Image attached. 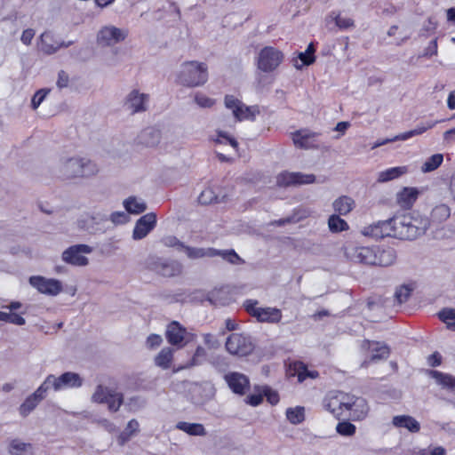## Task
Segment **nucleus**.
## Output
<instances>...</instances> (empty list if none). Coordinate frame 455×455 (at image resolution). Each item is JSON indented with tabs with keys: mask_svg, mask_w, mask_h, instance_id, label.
I'll return each mask as SVG.
<instances>
[{
	"mask_svg": "<svg viewBox=\"0 0 455 455\" xmlns=\"http://www.w3.org/2000/svg\"><path fill=\"white\" fill-rule=\"evenodd\" d=\"M34 36L35 31L33 29H26L23 31L20 39L24 44L28 45L30 44Z\"/></svg>",
	"mask_w": 455,
	"mask_h": 455,
	"instance_id": "680f3d73",
	"label": "nucleus"
},
{
	"mask_svg": "<svg viewBox=\"0 0 455 455\" xmlns=\"http://www.w3.org/2000/svg\"><path fill=\"white\" fill-rule=\"evenodd\" d=\"M283 53L272 46L262 48L258 57V68L263 72L275 70L283 61Z\"/></svg>",
	"mask_w": 455,
	"mask_h": 455,
	"instance_id": "423d86ee",
	"label": "nucleus"
},
{
	"mask_svg": "<svg viewBox=\"0 0 455 455\" xmlns=\"http://www.w3.org/2000/svg\"><path fill=\"white\" fill-rule=\"evenodd\" d=\"M265 395L267 396V401L271 404H276L279 401V395L276 392L272 391L268 388L264 389Z\"/></svg>",
	"mask_w": 455,
	"mask_h": 455,
	"instance_id": "bf43d9fd",
	"label": "nucleus"
},
{
	"mask_svg": "<svg viewBox=\"0 0 455 455\" xmlns=\"http://www.w3.org/2000/svg\"><path fill=\"white\" fill-rule=\"evenodd\" d=\"M156 215L154 212H148L140 217L133 229V238L135 240L144 238L156 226Z\"/></svg>",
	"mask_w": 455,
	"mask_h": 455,
	"instance_id": "a211bd4d",
	"label": "nucleus"
},
{
	"mask_svg": "<svg viewBox=\"0 0 455 455\" xmlns=\"http://www.w3.org/2000/svg\"><path fill=\"white\" fill-rule=\"evenodd\" d=\"M229 388L235 394L243 395L249 388L248 378L239 372H231L225 376Z\"/></svg>",
	"mask_w": 455,
	"mask_h": 455,
	"instance_id": "aec40b11",
	"label": "nucleus"
},
{
	"mask_svg": "<svg viewBox=\"0 0 455 455\" xmlns=\"http://www.w3.org/2000/svg\"><path fill=\"white\" fill-rule=\"evenodd\" d=\"M9 323H14L17 325H23L25 323V319L18 314L11 313L10 318H9Z\"/></svg>",
	"mask_w": 455,
	"mask_h": 455,
	"instance_id": "774afa93",
	"label": "nucleus"
},
{
	"mask_svg": "<svg viewBox=\"0 0 455 455\" xmlns=\"http://www.w3.org/2000/svg\"><path fill=\"white\" fill-rule=\"evenodd\" d=\"M427 361L430 366H438L441 364V355H439V353L435 352L434 354L428 356Z\"/></svg>",
	"mask_w": 455,
	"mask_h": 455,
	"instance_id": "338daca9",
	"label": "nucleus"
},
{
	"mask_svg": "<svg viewBox=\"0 0 455 455\" xmlns=\"http://www.w3.org/2000/svg\"><path fill=\"white\" fill-rule=\"evenodd\" d=\"M196 104L201 108H211L214 105L215 100L204 94H197L195 97Z\"/></svg>",
	"mask_w": 455,
	"mask_h": 455,
	"instance_id": "603ef678",
	"label": "nucleus"
},
{
	"mask_svg": "<svg viewBox=\"0 0 455 455\" xmlns=\"http://www.w3.org/2000/svg\"><path fill=\"white\" fill-rule=\"evenodd\" d=\"M139 429V423L135 419H132L128 422L125 433L122 434L120 438H122V443H124L126 439H128L131 435L136 433Z\"/></svg>",
	"mask_w": 455,
	"mask_h": 455,
	"instance_id": "3c124183",
	"label": "nucleus"
},
{
	"mask_svg": "<svg viewBox=\"0 0 455 455\" xmlns=\"http://www.w3.org/2000/svg\"><path fill=\"white\" fill-rule=\"evenodd\" d=\"M256 300H247L244 303L246 310L259 322L279 323L282 311L276 307H258Z\"/></svg>",
	"mask_w": 455,
	"mask_h": 455,
	"instance_id": "6e6552de",
	"label": "nucleus"
},
{
	"mask_svg": "<svg viewBox=\"0 0 455 455\" xmlns=\"http://www.w3.org/2000/svg\"><path fill=\"white\" fill-rule=\"evenodd\" d=\"M214 141L218 144L228 142L231 145V147L234 148V150L235 152L237 151V148H238L237 141L234 138L228 136L227 133H225L223 132H218V136L214 140Z\"/></svg>",
	"mask_w": 455,
	"mask_h": 455,
	"instance_id": "8fccbe9b",
	"label": "nucleus"
},
{
	"mask_svg": "<svg viewBox=\"0 0 455 455\" xmlns=\"http://www.w3.org/2000/svg\"><path fill=\"white\" fill-rule=\"evenodd\" d=\"M48 387L42 384L31 395H29L20 407V412L23 416H27L32 411L37 403L44 397Z\"/></svg>",
	"mask_w": 455,
	"mask_h": 455,
	"instance_id": "412c9836",
	"label": "nucleus"
},
{
	"mask_svg": "<svg viewBox=\"0 0 455 455\" xmlns=\"http://www.w3.org/2000/svg\"><path fill=\"white\" fill-rule=\"evenodd\" d=\"M314 44L310 43L304 52H299L297 58L293 59V66L297 69H301L304 66L311 65L315 62Z\"/></svg>",
	"mask_w": 455,
	"mask_h": 455,
	"instance_id": "a878e982",
	"label": "nucleus"
},
{
	"mask_svg": "<svg viewBox=\"0 0 455 455\" xmlns=\"http://www.w3.org/2000/svg\"><path fill=\"white\" fill-rule=\"evenodd\" d=\"M317 376H318V373L316 371H308L307 370L304 369L303 371H300L298 372V380H299V382H302L307 377L315 379Z\"/></svg>",
	"mask_w": 455,
	"mask_h": 455,
	"instance_id": "052dcab7",
	"label": "nucleus"
},
{
	"mask_svg": "<svg viewBox=\"0 0 455 455\" xmlns=\"http://www.w3.org/2000/svg\"><path fill=\"white\" fill-rule=\"evenodd\" d=\"M227 350L234 355L244 356L253 350L250 339L241 333L231 334L226 341Z\"/></svg>",
	"mask_w": 455,
	"mask_h": 455,
	"instance_id": "9d476101",
	"label": "nucleus"
},
{
	"mask_svg": "<svg viewBox=\"0 0 455 455\" xmlns=\"http://www.w3.org/2000/svg\"><path fill=\"white\" fill-rule=\"evenodd\" d=\"M396 217L394 216L387 220L379 221L364 227L361 233L363 235L373 239H381L387 236L397 238Z\"/></svg>",
	"mask_w": 455,
	"mask_h": 455,
	"instance_id": "39448f33",
	"label": "nucleus"
},
{
	"mask_svg": "<svg viewBox=\"0 0 455 455\" xmlns=\"http://www.w3.org/2000/svg\"><path fill=\"white\" fill-rule=\"evenodd\" d=\"M216 256H220L224 260L233 265H242L244 260L240 258L234 250L218 251Z\"/></svg>",
	"mask_w": 455,
	"mask_h": 455,
	"instance_id": "a19ab883",
	"label": "nucleus"
},
{
	"mask_svg": "<svg viewBox=\"0 0 455 455\" xmlns=\"http://www.w3.org/2000/svg\"><path fill=\"white\" fill-rule=\"evenodd\" d=\"M451 215V209L447 204H440L434 207L431 212V218L433 221L443 222L445 221Z\"/></svg>",
	"mask_w": 455,
	"mask_h": 455,
	"instance_id": "f704fd0d",
	"label": "nucleus"
},
{
	"mask_svg": "<svg viewBox=\"0 0 455 455\" xmlns=\"http://www.w3.org/2000/svg\"><path fill=\"white\" fill-rule=\"evenodd\" d=\"M188 331L179 322L172 321L166 328L165 336L168 342L172 346L182 347V342L186 339Z\"/></svg>",
	"mask_w": 455,
	"mask_h": 455,
	"instance_id": "6ab92c4d",
	"label": "nucleus"
},
{
	"mask_svg": "<svg viewBox=\"0 0 455 455\" xmlns=\"http://www.w3.org/2000/svg\"><path fill=\"white\" fill-rule=\"evenodd\" d=\"M201 204H211L218 202V196L212 188H205L198 196Z\"/></svg>",
	"mask_w": 455,
	"mask_h": 455,
	"instance_id": "37998d69",
	"label": "nucleus"
},
{
	"mask_svg": "<svg viewBox=\"0 0 455 455\" xmlns=\"http://www.w3.org/2000/svg\"><path fill=\"white\" fill-rule=\"evenodd\" d=\"M141 143L147 147H154L160 141V132L157 131H145L141 134Z\"/></svg>",
	"mask_w": 455,
	"mask_h": 455,
	"instance_id": "ea45409f",
	"label": "nucleus"
},
{
	"mask_svg": "<svg viewBox=\"0 0 455 455\" xmlns=\"http://www.w3.org/2000/svg\"><path fill=\"white\" fill-rule=\"evenodd\" d=\"M328 227L331 232L338 233L348 229V224L338 214H332L329 217Z\"/></svg>",
	"mask_w": 455,
	"mask_h": 455,
	"instance_id": "e433bc0d",
	"label": "nucleus"
},
{
	"mask_svg": "<svg viewBox=\"0 0 455 455\" xmlns=\"http://www.w3.org/2000/svg\"><path fill=\"white\" fill-rule=\"evenodd\" d=\"M156 271L164 276H174L181 272V267L174 262L162 263L156 266Z\"/></svg>",
	"mask_w": 455,
	"mask_h": 455,
	"instance_id": "4c0bfd02",
	"label": "nucleus"
},
{
	"mask_svg": "<svg viewBox=\"0 0 455 455\" xmlns=\"http://www.w3.org/2000/svg\"><path fill=\"white\" fill-rule=\"evenodd\" d=\"M361 350L365 354H372L370 359L362 362L361 367L363 368H367L372 362L387 358L390 354V348L386 344L369 339H364L361 343Z\"/></svg>",
	"mask_w": 455,
	"mask_h": 455,
	"instance_id": "1a4fd4ad",
	"label": "nucleus"
},
{
	"mask_svg": "<svg viewBox=\"0 0 455 455\" xmlns=\"http://www.w3.org/2000/svg\"><path fill=\"white\" fill-rule=\"evenodd\" d=\"M419 191L415 188H403L396 195V202L402 208H410L417 200Z\"/></svg>",
	"mask_w": 455,
	"mask_h": 455,
	"instance_id": "5701e85b",
	"label": "nucleus"
},
{
	"mask_svg": "<svg viewBox=\"0 0 455 455\" xmlns=\"http://www.w3.org/2000/svg\"><path fill=\"white\" fill-rule=\"evenodd\" d=\"M29 283L40 293L56 296L62 290L61 283L56 279H47L43 276H31Z\"/></svg>",
	"mask_w": 455,
	"mask_h": 455,
	"instance_id": "2eb2a0df",
	"label": "nucleus"
},
{
	"mask_svg": "<svg viewBox=\"0 0 455 455\" xmlns=\"http://www.w3.org/2000/svg\"><path fill=\"white\" fill-rule=\"evenodd\" d=\"M207 79V66L198 61L184 62L178 76L179 83L188 87L203 85L206 83Z\"/></svg>",
	"mask_w": 455,
	"mask_h": 455,
	"instance_id": "20e7f679",
	"label": "nucleus"
},
{
	"mask_svg": "<svg viewBox=\"0 0 455 455\" xmlns=\"http://www.w3.org/2000/svg\"><path fill=\"white\" fill-rule=\"evenodd\" d=\"M437 53V40L434 39L430 42L429 45L426 49L424 55L432 56Z\"/></svg>",
	"mask_w": 455,
	"mask_h": 455,
	"instance_id": "0e129e2a",
	"label": "nucleus"
},
{
	"mask_svg": "<svg viewBox=\"0 0 455 455\" xmlns=\"http://www.w3.org/2000/svg\"><path fill=\"white\" fill-rule=\"evenodd\" d=\"M163 243L165 246H168V247H178V246H180V247H184L185 246L183 245L182 243H180L177 237L173 236V235H169V236H166L163 239Z\"/></svg>",
	"mask_w": 455,
	"mask_h": 455,
	"instance_id": "6e6d98bb",
	"label": "nucleus"
},
{
	"mask_svg": "<svg viewBox=\"0 0 455 455\" xmlns=\"http://www.w3.org/2000/svg\"><path fill=\"white\" fill-rule=\"evenodd\" d=\"M315 180L316 177L313 173L283 172L276 176V184L279 187L308 185Z\"/></svg>",
	"mask_w": 455,
	"mask_h": 455,
	"instance_id": "9b49d317",
	"label": "nucleus"
},
{
	"mask_svg": "<svg viewBox=\"0 0 455 455\" xmlns=\"http://www.w3.org/2000/svg\"><path fill=\"white\" fill-rule=\"evenodd\" d=\"M395 225L397 226V238L413 240L424 235L429 228L428 218L419 212L397 215Z\"/></svg>",
	"mask_w": 455,
	"mask_h": 455,
	"instance_id": "7ed1b4c3",
	"label": "nucleus"
},
{
	"mask_svg": "<svg viewBox=\"0 0 455 455\" xmlns=\"http://www.w3.org/2000/svg\"><path fill=\"white\" fill-rule=\"evenodd\" d=\"M225 106L232 110L233 115L239 121L253 119L259 113L257 107H247L232 95H227L225 97Z\"/></svg>",
	"mask_w": 455,
	"mask_h": 455,
	"instance_id": "ddd939ff",
	"label": "nucleus"
},
{
	"mask_svg": "<svg viewBox=\"0 0 455 455\" xmlns=\"http://www.w3.org/2000/svg\"><path fill=\"white\" fill-rule=\"evenodd\" d=\"M392 423L396 427L406 428L411 433H417L420 429L419 423L413 417L409 415L395 416L393 418Z\"/></svg>",
	"mask_w": 455,
	"mask_h": 455,
	"instance_id": "393cba45",
	"label": "nucleus"
},
{
	"mask_svg": "<svg viewBox=\"0 0 455 455\" xmlns=\"http://www.w3.org/2000/svg\"><path fill=\"white\" fill-rule=\"evenodd\" d=\"M315 133L308 130H299L292 133L294 145L299 148H313L315 145Z\"/></svg>",
	"mask_w": 455,
	"mask_h": 455,
	"instance_id": "4be33fe9",
	"label": "nucleus"
},
{
	"mask_svg": "<svg viewBox=\"0 0 455 455\" xmlns=\"http://www.w3.org/2000/svg\"><path fill=\"white\" fill-rule=\"evenodd\" d=\"M345 255L352 262L381 267L389 266L395 260V253L391 248L349 245L345 248Z\"/></svg>",
	"mask_w": 455,
	"mask_h": 455,
	"instance_id": "f03ea898",
	"label": "nucleus"
},
{
	"mask_svg": "<svg viewBox=\"0 0 455 455\" xmlns=\"http://www.w3.org/2000/svg\"><path fill=\"white\" fill-rule=\"evenodd\" d=\"M32 447L29 443H25L20 440H12L10 443V453L32 452Z\"/></svg>",
	"mask_w": 455,
	"mask_h": 455,
	"instance_id": "de8ad7c7",
	"label": "nucleus"
},
{
	"mask_svg": "<svg viewBox=\"0 0 455 455\" xmlns=\"http://www.w3.org/2000/svg\"><path fill=\"white\" fill-rule=\"evenodd\" d=\"M124 205L128 212L133 214L141 213L147 209L146 204L136 197H129L124 202Z\"/></svg>",
	"mask_w": 455,
	"mask_h": 455,
	"instance_id": "c9c22d12",
	"label": "nucleus"
},
{
	"mask_svg": "<svg viewBox=\"0 0 455 455\" xmlns=\"http://www.w3.org/2000/svg\"><path fill=\"white\" fill-rule=\"evenodd\" d=\"M173 358V352L170 347L163 348L155 358V363L162 369H168Z\"/></svg>",
	"mask_w": 455,
	"mask_h": 455,
	"instance_id": "72a5a7b5",
	"label": "nucleus"
},
{
	"mask_svg": "<svg viewBox=\"0 0 455 455\" xmlns=\"http://www.w3.org/2000/svg\"><path fill=\"white\" fill-rule=\"evenodd\" d=\"M52 36L49 34L41 36V51L47 54L55 52L62 44L53 45L50 43Z\"/></svg>",
	"mask_w": 455,
	"mask_h": 455,
	"instance_id": "a18cd8bd",
	"label": "nucleus"
},
{
	"mask_svg": "<svg viewBox=\"0 0 455 455\" xmlns=\"http://www.w3.org/2000/svg\"><path fill=\"white\" fill-rule=\"evenodd\" d=\"M337 26H339L340 28H347L354 25L353 20L347 17H341L337 16L335 19Z\"/></svg>",
	"mask_w": 455,
	"mask_h": 455,
	"instance_id": "5fc2aeb1",
	"label": "nucleus"
},
{
	"mask_svg": "<svg viewBox=\"0 0 455 455\" xmlns=\"http://www.w3.org/2000/svg\"><path fill=\"white\" fill-rule=\"evenodd\" d=\"M47 93H48V91H44V90H39L38 92H36V94L33 96L32 100H31V105L34 109H36L39 107V105L44 100Z\"/></svg>",
	"mask_w": 455,
	"mask_h": 455,
	"instance_id": "864d4df0",
	"label": "nucleus"
},
{
	"mask_svg": "<svg viewBox=\"0 0 455 455\" xmlns=\"http://www.w3.org/2000/svg\"><path fill=\"white\" fill-rule=\"evenodd\" d=\"M206 357V350L202 346H198L191 360L183 368H189L200 364Z\"/></svg>",
	"mask_w": 455,
	"mask_h": 455,
	"instance_id": "49530a36",
	"label": "nucleus"
},
{
	"mask_svg": "<svg viewBox=\"0 0 455 455\" xmlns=\"http://www.w3.org/2000/svg\"><path fill=\"white\" fill-rule=\"evenodd\" d=\"M68 81L69 77L68 74L63 70L60 71L58 75L57 86L59 88H65L68 86Z\"/></svg>",
	"mask_w": 455,
	"mask_h": 455,
	"instance_id": "4d7b16f0",
	"label": "nucleus"
},
{
	"mask_svg": "<svg viewBox=\"0 0 455 455\" xmlns=\"http://www.w3.org/2000/svg\"><path fill=\"white\" fill-rule=\"evenodd\" d=\"M64 171L68 178L88 177L98 172L95 164L87 159H70L64 166Z\"/></svg>",
	"mask_w": 455,
	"mask_h": 455,
	"instance_id": "0eeeda50",
	"label": "nucleus"
},
{
	"mask_svg": "<svg viewBox=\"0 0 455 455\" xmlns=\"http://www.w3.org/2000/svg\"><path fill=\"white\" fill-rule=\"evenodd\" d=\"M355 201L347 196H341L332 203V207L339 215H347L355 207Z\"/></svg>",
	"mask_w": 455,
	"mask_h": 455,
	"instance_id": "bb28decb",
	"label": "nucleus"
},
{
	"mask_svg": "<svg viewBox=\"0 0 455 455\" xmlns=\"http://www.w3.org/2000/svg\"><path fill=\"white\" fill-rule=\"evenodd\" d=\"M415 289V283L410 282L400 285L395 291V299L398 305L406 302Z\"/></svg>",
	"mask_w": 455,
	"mask_h": 455,
	"instance_id": "7c9ffc66",
	"label": "nucleus"
},
{
	"mask_svg": "<svg viewBox=\"0 0 455 455\" xmlns=\"http://www.w3.org/2000/svg\"><path fill=\"white\" fill-rule=\"evenodd\" d=\"M432 126H433V124H429L427 126H419V127L415 128L414 130L399 134L392 139H387V140H384L381 141H378L371 147V148L372 149L377 148L387 142H392V141H395L397 140H407L408 138H410L411 136L419 135V134L425 132L427 129L431 128Z\"/></svg>",
	"mask_w": 455,
	"mask_h": 455,
	"instance_id": "cd10ccee",
	"label": "nucleus"
},
{
	"mask_svg": "<svg viewBox=\"0 0 455 455\" xmlns=\"http://www.w3.org/2000/svg\"><path fill=\"white\" fill-rule=\"evenodd\" d=\"M185 251L188 258L197 259L206 257H215L217 250L213 248H193L185 246Z\"/></svg>",
	"mask_w": 455,
	"mask_h": 455,
	"instance_id": "2f4dec72",
	"label": "nucleus"
},
{
	"mask_svg": "<svg viewBox=\"0 0 455 455\" xmlns=\"http://www.w3.org/2000/svg\"><path fill=\"white\" fill-rule=\"evenodd\" d=\"M337 432L344 436H352L355 433V426L349 421H341L336 426Z\"/></svg>",
	"mask_w": 455,
	"mask_h": 455,
	"instance_id": "09e8293b",
	"label": "nucleus"
},
{
	"mask_svg": "<svg viewBox=\"0 0 455 455\" xmlns=\"http://www.w3.org/2000/svg\"><path fill=\"white\" fill-rule=\"evenodd\" d=\"M324 408L337 419L348 416L353 420L363 419L368 412L367 402L343 392L330 393L323 401Z\"/></svg>",
	"mask_w": 455,
	"mask_h": 455,
	"instance_id": "f257e3e1",
	"label": "nucleus"
},
{
	"mask_svg": "<svg viewBox=\"0 0 455 455\" xmlns=\"http://www.w3.org/2000/svg\"><path fill=\"white\" fill-rule=\"evenodd\" d=\"M287 419L292 424H299L305 419L304 408L298 406L296 408H289L286 411Z\"/></svg>",
	"mask_w": 455,
	"mask_h": 455,
	"instance_id": "79ce46f5",
	"label": "nucleus"
},
{
	"mask_svg": "<svg viewBox=\"0 0 455 455\" xmlns=\"http://www.w3.org/2000/svg\"><path fill=\"white\" fill-rule=\"evenodd\" d=\"M443 156L442 154H435L425 161L421 166L423 172H430L437 169L443 163Z\"/></svg>",
	"mask_w": 455,
	"mask_h": 455,
	"instance_id": "58836bf2",
	"label": "nucleus"
},
{
	"mask_svg": "<svg viewBox=\"0 0 455 455\" xmlns=\"http://www.w3.org/2000/svg\"><path fill=\"white\" fill-rule=\"evenodd\" d=\"M111 220L114 223H124L127 220V216L124 212H115L111 215Z\"/></svg>",
	"mask_w": 455,
	"mask_h": 455,
	"instance_id": "69168bd1",
	"label": "nucleus"
},
{
	"mask_svg": "<svg viewBox=\"0 0 455 455\" xmlns=\"http://www.w3.org/2000/svg\"><path fill=\"white\" fill-rule=\"evenodd\" d=\"M126 36V30L109 26L100 31L98 41L103 45H112L124 40Z\"/></svg>",
	"mask_w": 455,
	"mask_h": 455,
	"instance_id": "f3484780",
	"label": "nucleus"
},
{
	"mask_svg": "<svg viewBox=\"0 0 455 455\" xmlns=\"http://www.w3.org/2000/svg\"><path fill=\"white\" fill-rule=\"evenodd\" d=\"M438 315L448 328L455 331V309H443Z\"/></svg>",
	"mask_w": 455,
	"mask_h": 455,
	"instance_id": "c03bdc74",
	"label": "nucleus"
},
{
	"mask_svg": "<svg viewBox=\"0 0 455 455\" xmlns=\"http://www.w3.org/2000/svg\"><path fill=\"white\" fill-rule=\"evenodd\" d=\"M44 384L49 387L52 385L55 390L61 389L63 387H75L82 385L81 378L77 373L65 372L59 378L53 375H49L44 380Z\"/></svg>",
	"mask_w": 455,
	"mask_h": 455,
	"instance_id": "dca6fc26",
	"label": "nucleus"
},
{
	"mask_svg": "<svg viewBox=\"0 0 455 455\" xmlns=\"http://www.w3.org/2000/svg\"><path fill=\"white\" fill-rule=\"evenodd\" d=\"M429 375L443 387L455 392V377L437 371H430Z\"/></svg>",
	"mask_w": 455,
	"mask_h": 455,
	"instance_id": "c756f323",
	"label": "nucleus"
},
{
	"mask_svg": "<svg viewBox=\"0 0 455 455\" xmlns=\"http://www.w3.org/2000/svg\"><path fill=\"white\" fill-rule=\"evenodd\" d=\"M176 427L190 435H204L206 434L204 425L200 423L179 422Z\"/></svg>",
	"mask_w": 455,
	"mask_h": 455,
	"instance_id": "473e14b6",
	"label": "nucleus"
},
{
	"mask_svg": "<svg viewBox=\"0 0 455 455\" xmlns=\"http://www.w3.org/2000/svg\"><path fill=\"white\" fill-rule=\"evenodd\" d=\"M263 398L260 394H252L250 395L247 399L246 403L252 406H257L262 402Z\"/></svg>",
	"mask_w": 455,
	"mask_h": 455,
	"instance_id": "e2e57ef3",
	"label": "nucleus"
},
{
	"mask_svg": "<svg viewBox=\"0 0 455 455\" xmlns=\"http://www.w3.org/2000/svg\"><path fill=\"white\" fill-rule=\"evenodd\" d=\"M148 100V95L144 93H139L138 91H132L126 100V105L132 113L143 111L146 109L145 102Z\"/></svg>",
	"mask_w": 455,
	"mask_h": 455,
	"instance_id": "b1692460",
	"label": "nucleus"
},
{
	"mask_svg": "<svg viewBox=\"0 0 455 455\" xmlns=\"http://www.w3.org/2000/svg\"><path fill=\"white\" fill-rule=\"evenodd\" d=\"M92 400L99 403H108V409L115 412L123 403V395L118 393H113L102 386H99L92 395Z\"/></svg>",
	"mask_w": 455,
	"mask_h": 455,
	"instance_id": "4468645a",
	"label": "nucleus"
},
{
	"mask_svg": "<svg viewBox=\"0 0 455 455\" xmlns=\"http://www.w3.org/2000/svg\"><path fill=\"white\" fill-rule=\"evenodd\" d=\"M162 337L158 334H151L148 336V339H147V343L149 347L153 348V347H156L158 346H160V344L162 343Z\"/></svg>",
	"mask_w": 455,
	"mask_h": 455,
	"instance_id": "13d9d810",
	"label": "nucleus"
},
{
	"mask_svg": "<svg viewBox=\"0 0 455 455\" xmlns=\"http://www.w3.org/2000/svg\"><path fill=\"white\" fill-rule=\"evenodd\" d=\"M92 251V247L86 244H76L70 246L62 253V259L70 265L85 266L88 264L86 254Z\"/></svg>",
	"mask_w": 455,
	"mask_h": 455,
	"instance_id": "f8f14e48",
	"label": "nucleus"
},
{
	"mask_svg": "<svg viewBox=\"0 0 455 455\" xmlns=\"http://www.w3.org/2000/svg\"><path fill=\"white\" fill-rule=\"evenodd\" d=\"M408 172L406 166H398L382 171L378 173V182L384 183L393 180H395Z\"/></svg>",
	"mask_w": 455,
	"mask_h": 455,
	"instance_id": "c85d7f7f",
	"label": "nucleus"
}]
</instances>
